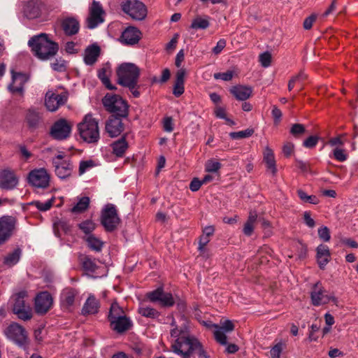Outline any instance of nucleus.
Returning <instances> with one entry per match:
<instances>
[{
    "label": "nucleus",
    "mask_w": 358,
    "mask_h": 358,
    "mask_svg": "<svg viewBox=\"0 0 358 358\" xmlns=\"http://www.w3.org/2000/svg\"><path fill=\"white\" fill-rule=\"evenodd\" d=\"M94 165H95V164L92 160H87V161L80 162V166H79L80 175H83L87 170L92 168Z\"/></svg>",
    "instance_id": "nucleus-48"
},
{
    "label": "nucleus",
    "mask_w": 358,
    "mask_h": 358,
    "mask_svg": "<svg viewBox=\"0 0 358 358\" xmlns=\"http://www.w3.org/2000/svg\"><path fill=\"white\" fill-rule=\"evenodd\" d=\"M41 117L39 113L34 109H29L26 115V121L29 127L35 128L39 123Z\"/></svg>",
    "instance_id": "nucleus-36"
},
{
    "label": "nucleus",
    "mask_w": 358,
    "mask_h": 358,
    "mask_svg": "<svg viewBox=\"0 0 358 358\" xmlns=\"http://www.w3.org/2000/svg\"><path fill=\"white\" fill-rule=\"evenodd\" d=\"M64 158L62 154H59L52 159L55 174L61 179L70 176L73 170L71 161Z\"/></svg>",
    "instance_id": "nucleus-12"
},
{
    "label": "nucleus",
    "mask_w": 358,
    "mask_h": 358,
    "mask_svg": "<svg viewBox=\"0 0 358 358\" xmlns=\"http://www.w3.org/2000/svg\"><path fill=\"white\" fill-rule=\"evenodd\" d=\"M138 313L143 317L156 318L159 315V312L153 308L142 304L138 308Z\"/></svg>",
    "instance_id": "nucleus-42"
},
{
    "label": "nucleus",
    "mask_w": 358,
    "mask_h": 358,
    "mask_svg": "<svg viewBox=\"0 0 358 358\" xmlns=\"http://www.w3.org/2000/svg\"><path fill=\"white\" fill-rule=\"evenodd\" d=\"M226 46V41L224 39H220L217 41V45L213 49V53L215 55L220 54L222 50L225 48Z\"/></svg>",
    "instance_id": "nucleus-56"
},
{
    "label": "nucleus",
    "mask_w": 358,
    "mask_h": 358,
    "mask_svg": "<svg viewBox=\"0 0 358 358\" xmlns=\"http://www.w3.org/2000/svg\"><path fill=\"white\" fill-rule=\"evenodd\" d=\"M81 262L83 267L86 271L94 273L98 268L95 259L89 256H84L81 259Z\"/></svg>",
    "instance_id": "nucleus-41"
},
{
    "label": "nucleus",
    "mask_w": 358,
    "mask_h": 358,
    "mask_svg": "<svg viewBox=\"0 0 358 358\" xmlns=\"http://www.w3.org/2000/svg\"><path fill=\"white\" fill-rule=\"evenodd\" d=\"M105 11L99 1H93L89 7V15L86 20L87 27L92 29L104 21Z\"/></svg>",
    "instance_id": "nucleus-11"
},
{
    "label": "nucleus",
    "mask_w": 358,
    "mask_h": 358,
    "mask_svg": "<svg viewBox=\"0 0 358 358\" xmlns=\"http://www.w3.org/2000/svg\"><path fill=\"white\" fill-rule=\"evenodd\" d=\"M85 241L87 242V246L93 251L100 252L101 251L103 242L98 237L94 236V234H90L85 238Z\"/></svg>",
    "instance_id": "nucleus-34"
},
{
    "label": "nucleus",
    "mask_w": 358,
    "mask_h": 358,
    "mask_svg": "<svg viewBox=\"0 0 358 358\" xmlns=\"http://www.w3.org/2000/svg\"><path fill=\"white\" fill-rule=\"evenodd\" d=\"M318 142V137L316 136H311L303 141V146L308 148H314Z\"/></svg>",
    "instance_id": "nucleus-52"
},
{
    "label": "nucleus",
    "mask_w": 358,
    "mask_h": 358,
    "mask_svg": "<svg viewBox=\"0 0 358 358\" xmlns=\"http://www.w3.org/2000/svg\"><path fill=\"white\" fill-rule=\"evenodd\" d=\"M220 167V163L213 159L208 160L205 164V170L209 173L217 172Z\"/></svg>",
    "instance_id": "nucleus-45"
},
{
    "label": "nucleus",
    "mask_w": 358,
    "mask_h": 358,
    "mask_svg": "<svg viewBox=\"0 0 358 358\" xmlns=\"http://www.w3.org/2000/svg\"><path fill=\"white\" fill-rule=\"evenodd\" d=\"M110 73V70L108 67H103L98 71V77L101 80L103 84L108 89V90H115V87L112 85L110 83V80L108 78V74Z\"/></svg>",
    "instance_id": "nucleus-40"
},
{
    "label": "nucleus",
    "mask_w": 358,
    "mask_h": 358,
    "mask_svg": "<svg viewBox=\"0 0 358 358\" xmlns=\"http://www.w3.org/2000/svg\"><path fill=\"white\" fill-rule=\"evenodd\" d=\"M209 17H196L193 20L190 27L194 29H206L209 27Z\"/></svg>",
    "instance_id": "nucleus-38"
},
{
    "label": "nucleus",
    "mask_w": 358,
    "mask_h": 358,
    "mask_svg": "<svg viewBox=\"0 0 358 358\" xmlns=\"http://www.w3.org/2000/svg\"><path fill=\"white\" fill-rule=\"evenodd\" d=\"M229 91L237 100L245 101L251 96L252 89L249 86L236 85L232 87Z\"/></svg>",
    "instance_id": "nucleus-28"
},
{
    "label": "nucleus",
    "mask_w": 358,
    "mask_h": 358,
    "mask_svg": "<svg viewBox=\"0 0 358 358\" xmlns=\"http://www.w3.org/2000/svg\"><path fill=\"white\" fill-rule=\"evenodd\" d=\"M96 224L90 220H85L78 224L79 229L85 234L86 236L92 234V231L96 229Z\"/></svg>",
    "instance_id": "nucleus-43"
},
{
    "label": "nucleus",
    "mask_w": 358,
    "mask_h": 358,
    "mask_svg": "<svg viewBox=\"0 0 358 358\" xmlns=\"http://www.w3.org/2000/svg\"><path fill=\"white\" fill-rule=\"evenodd\" d=\"M76 46L74 42H67L65 45V50L70 54L76 53L78 51Z\"/></svg>",
    "instance_id": "nucleus-64"
},
{
    "label": "nucleus",
    "mask_w": 358,
    "mask_h": 358,
    "mask_svg": "<svg viewBox=\"0 0 358 358\" xmlns=\"http://www.w3.org/2000/svg\"><path fill=\"white\" fill-rule=\"evenodd\" d=\"M318 236L320 239L325 242H328L330 240V232L329 229L327 227H322L318 229Z\"/></svg>",
    "instance_id": "nucleus-49"
},
{
    "label": "nucleus",
    "mask_w": 358,
    "mask_h": 358,
    "mask_svg": "<svg viewBox=\"0 0 358 358\" xmlns=\"http://www.w3.org/2000/svg\"><path fill=\"white\" fill-rule=\"evenodd\" d=\"M330 252L328 246L320 245L317 248V259L320 268H324L326 264L329 262Z\"/></svg>",
    "instance_id": "nucleus-31"
},
{
    "label": "nucleus",
    "mask_w": 358,
    "mask_h": 358,
    "mask_svg": "<svg viewBox=\"0 0 358 358\" xmlns=\"http://www.w3.org/2000/svg\"><path fill=\"white\" fill-rule=\"evenodd\" d=\"M62 28L66 34L71 36L78 32L80 25L76 18L68 17L63 20Z\"/></svg>",
    "instance_id": "nucleus-32"
},
{
    "label": "nucleus",
    "mask_w": 358,
    "mask_h": 358,
    "mask_svg": "<svg viewBox=\"0 0 358 358\" xmlns=\"http://www.w3.org/2000/svg\"><path fill=\"white\" fill-rule=\"evenodd\" d=\"M306 131L304 126L301 124H294L292 126L290 133L294 136L303 134Z\"/></svg>",
    "instance_id": "nucleus-50"
},
{
    "label": "nucleus",
    "mask_w": 358,
    "mask_h": 358,
    "mask_svg": "<svg viewBox=\"0 0 358 358\" xmlns=\"http://www.w3.org/2000/svg\"><path fill=\"white\" fill-rule=\"evenodd\" d=\"M141 32L138 29L134 27H127L122 33L120 41L126 45H134L137 43L141 38Z\"/></svg>",
    "instance_id": "nucleus-24"
},
{
    "label": "nucleus",
    "mask_w": 358,
    "mask_h": 358,
    "mask_svg": "<svg viewBox=\"0 0 358 358\" xmlns=\"http://www.w3.org/2000/svg\"><path fill=\"white\" fill-rule=\"evenodd\" d=\"M164 129L167 132H171L173 130L171 117H166L164 121Z\"/></svg>",
    "instance_id": "nucleus-62"
},
{
    "label": "nucleus",
    "mask_w": 358,
    "mask_h": 358,
    "mask_svg": "<svg viewBox=\"0 0 358 358\" xmlns=\"http://www.w3.org/2000/svg\"><path fill=\"white\" fill-rule=\"evenodd\" d=\"M6 336L18 345L25 343L27 336L24 329L17 323H13L5 330Z\"/></svg>",
    "instance_id": "nucleus-15"
},
{
    "label": "nucleus",
    "mask_w": 358,
    "mask_h": 358,
    "mask_svg": "<svg viewBox=\"0 0 358 358\" xmlns=\"http://www.w3.org/2000/svg\"><path fill=\"white\" fill-rule=\"evenodd\" d=\"M171 336L176 339L172 345L173 351L182 358H189L192 355H196L198 358H208L199 341L189 336L186 326L172 329Z\"/></svg>",
    "instance_id": "nucleus-1"
},
{
    "label": "nucleus",
    "mask_w": 358,
    "mask_h": 358,
    "mask_svg": "<svg viewBox=\"0 0 358 358\" xmlns=\"http://www.w3.org/2000/svg\"><path fill=\"white\" fill-rule=\"evenodd\" d=\"M22 250L19 248L15 249L12 252L9 253L4 258V264L8 266H13L16 264L21 257Z\"/></svg>",
    "instance_id": "nucleus-37"
},
{
    "label": "nucleus",
    "mask_w": 358,
    "mask_h": 358,
    "mask_svg": "<svg viewBox=\"0 0 358 358\" xmlns=\"http://www.w3.org/2000/svg\"><path fill=\"white\" fill-rule=\"evenodd\" d=\"M209 327L215 328L214 336L215 340L221 345H227V336L225 333L231 332L234 329V325L231 320H224L221 322V326L210 324Z\"/></svg>",
    "instance_id": "nucleus-19"
},
{
    "label": "nucleus",
    "mask_w": 358,
    "mask_h": 358,
    "mask_svg": "<svg viewBox=\"0 0 358 358\" xmlns=\"http://www.w3.org/2000/svg\"><path fill=\"white\" fill-rule=\"evenodd\" d=\"M113 154L117 157H122L124 155L126 150L128 148V143L127 142L124 137L114 141L110 145Z\"/></svg>",
    "instance_id": "nucleus-33"
},
{
    "label": "nucleus",
    "mask_w": 358,
    "mask_h": 358,
    "mask_svg": "<svg viewBox=\"0 0 358 358\" xmlns=\"http://www.w3.org/2000/svg\"><path fill=\"white\" fill-rule=\"evenodd\" d=\"M26 296L27 292L25 291L20 292L13 296L14 301L13 311L18 318L23 320H30L32 317L31 308L24 300Z\"/></svg>",
    "instance_id": "nucleus-8"
},
{
    "label": "nucleus",
    "mask_w": 358,
    "mask_h": 358,
    "mask_svg": "<svg viewBox=\"0 0 358 358\" xmlns=\"http://www.w3.org/2000/svg\"><path fill=\"white\" fill-rule=\"evenodd\" d=\"M52 201H45L44 203L43 202H40V201H35L34 202V205L36 206V207L40 210H43V211H45V210H48L50 208V207L52 206Z\"/></svg>",
    "instance_id": "nucleus-54"
},
{
    "label": "nucleus",
    "mask_w": 358,
    "mask_h": 358,
    "mask_svg": "<svg viewBox=\"0 0 358 358\" xmlns=\"http://www.w3.org/2000/svg\"><path fill=\"white\" fill-rule=\"evenodd\" d=\"M68 93L66 92L58 94L49 90L45 94V104L48 110L55 111L60 106L66 103Z\"/></svg>",
    "instance_id": "nucleus-14"
},
{
    "label": "nucleus",
    "mask_w": 358,
    "mask_h": 358,
    "mask_svg": "<svg viewBox=\"0 0 358 358\" xmlns=\"http://www.w3.org/2000/svg\"><path fill=\"white\" fill-rule=\"evenodd\" d=\"M282 347L281 343H278L273 347L270 353L272 358H280Z\"/></svg>",
    "instance_id": "nucleus-53"
},
{
    "label": "nucleus",
    "mask_w": 358,
    "mask_h": 358,
    "mask_svg": "<svg viewBox=\"0 0 358 358\" xmlns=\"http://www.w3.org/2000/svg\"><path fill=\"white\" fill-rule=\"evenodd\" d=\"M28 45L34 55L41 60L53 57L58 52L59 45L48 38L46 34H40L30 38Z\"/></svg>",
    "instance_id": "nucleus-2"
},
{
    "label": "nucleus",
    "mask_w": 358,
    "mask_h": 358,
    "mask_svg": "<svg viewBox=\"0 0 358 358\" xmlns=\"http://www.w3.org/2000/svg\"><path fill=\"white\" fill-rule=\"evenodd\" d=\"M264 162L266 163V169L272 176L277 173L276 163L273 150L266 147L264 152Z\"/></svg>",
    "instance_id": "nucleus-30"
},
{
    "label": "nucleus",
    "mask_w": 358,
    "mask_h": 358,
    "mask_svg": "<svg viewBox=\"0 0 358 358\" xmlns=\"http://www.w3.org/2000/svg\"><path fill=\"white\" fill-rule=\"evenodd\" d=\"M203 185L201 180H199L198 178H194L190 184H189V189L192 192H196L199 189L201 186Z\"/></svg>",
    "instance_id": "nucleus-59"
},
{
    "label": "nucleus",
    "mask_w": 358,
    "mask_h": 358,
    "mask_svg": "<svg viewBox=\"0 0 358 358\" xmlns=\"http://www.w3.org/2000/svg\"><path fill=\"white\" fill-rule=\"evenodd\" d=\"M29 182L38 188H46L50 183V176L45 169L31 171L28 176Z\"/></svg>",
    "instance_id": "nucleus-13"
},
{
    "label": "nucleus",
    "mask_w": 358,
    "mask_h": 358,
    "mask_svg": "<svg viewBox=\"0 0 358 358\" xmlns=\"http://www.w3.org/2000/svg\"><path fill=\"white\" fill-rule=\"evenodd\" d=\"M51 66L53 70L57 71H62L65 70V63L63 60H56L55 62L51 64Z\"/></svg>",
    "instance_id": "nucleus-58"
},
{
    "label": "nucleus",
    "mask_w": 358,
    "mask_h": 358,
    "mask_svg": "<svg viewBox=\"0 0 358 358\" xmlns=\"http://www.w3.org/2000/svg\"><path fill=\"white\" fill-rule=\"evenodd\" d=\"M90 205V198L83 196L79 199L78 203L72 208L71 212L75 213H81L85 211Z\"/></svg>",
    "instance_id": "nucleus-39"
},
{
    "label": "nucleus",
    "mask_w": 358,
    "mask_h": 358,
    "mask_svg": "<svg viewBox=\"0 0 358 358\" xmlns=\"http://www.w3.org/2000/svg\"><path fill=\"white\" fill-rule=\"evenodd\" d=\"M257 215L255 212H251L249 215L248 219L243 227V233L246 236H250L254 230L255 224L257 221Z\"/></svg>",
    "instance_id": "nucleus-35"
},
{
    "label": "nucleus",
    "mask_w": 358,
    "mask_h": 358,
    "mask_svg": "<svg viewBox=\"0 0 358 358\" xmlns=\"http://www.w3.org/2000/svg\"><path fill=\"white\" fill-rule=\"evenodd\" d=\"M108 320L111 328L118 333H123L132 326V321L116 302L113 303L110 306Z\"/></svg>",
    "instance_id": "nucleus-5"
},
{
    "label": "nucleus",
    "mask_w": 358,
    "mask_h": 358,
    "mask_svg": "<svg viewBox=\"0 0 358 358\" xmlns=\"http://www.w3.org/2000/svg\"><path fill=\"white\" fill-rule=\"evenodd\" d=\"M99 300L93 294H90L83 306L81 313L83 315H94L99 312Z\"/></svg>",
    "instance_id": "nucleus-27"
},
{
    "label": "nucleus",
    "mask_w": 358,
    "mask_h": 358,
    "mask_svg": "<svg viewBox=\"0 0 358 358\" xmlns=\"http://www.w3.org/2000/svg\"><path fill=\"white\" fill-rule=\"evenodd\" d=\"M119 218L115 206L113 204H108L102 210L101 223L107 231H113L120 224Z\"/></svg>",
    "instance_id": "nucleus-10"
},
{
    "label": "nucleus",
    "mask_w": 358,
    "mask_h": 358,
    "mask_svg": "<svg viewBox=\"0 0 358 358\" xmlns=\"http://www.w3.org/2000/svg\"><path fill=\"white\" fill-rule=\"evenodd\" d=\"M100 55V48L96 45L88 46L84 54V62L87 65H92L96 61Z\"/></svg>",
    "instance_id": "nucleus-29"
},
{
    "label": "nucleus",
    "mask_w": 358,
    "mask_h": 358,
    "mask_svg": "<svg viewBox=\"0 0 358 358\" xmlns=\"http://www.w3.org/2000/svg\"><path fill=\"white\" fill-rule=\"evenodd\" d=\"M15 225V219L12 216H3L0 218V245L12 235Z\"/></svg>",
    "instance_id": "nucleus-18"
},
{
    "label": "nucleus",
    "mask_w": 358,
    "mask_h": 358,
    "mask_svg": "<svg viewBox=\"0 0 358 358\" xmlns=\"http://www.w3.org/2000/svg\"><path fill=\"white\" fill-rule=\"evenodd\" d=\"M311 303L315 306L325 305L329 302L337 304L338 299L334 294L329 293L320 282L313 285L310 292Z\"/></svg>",
    "instance_id": "nucleus-7"
},
{
    "label": "nucleus",
    "mask_w": 358,
    "mask_h": 358,
    "mask_svg": "<svg viewBox=\"0 0 358 358\" xmlns=\"http://www.w3.org/2000/svg\"><path fill=\"white\" fill-rule=\"evenodd\" d=\"M259 61L261 63V65L267 68L271 65V55L268 52H264L262 53L259 57Z\"/></svg>",
    "instance_id": "nucleus-46"
},
{
    "label": "nucleus",
    "mask_w": 358,
    "mask_h": 358,
    "mask_svg": "<svg viewBox=\"0 0 358 358\" xmlns=\"http://www.w3.org/2000/svg\"><path fill=\"white\" fill-rule=\"evenodd\" d=\"M18 184V178L10 169H3L0 171V187L4 189H14Z\"/></svg>",
    "instance_id": "nucleus-21"
},
{
    "label": "nucleus",
    "mask_w": 358,
    "mask_h": 358,
    "mask_svg": "<svg viewBox=\"0 0 358 358\" xmlns=\"http://www.w3.org/2000/svg\"><path fill=\"white\" fill-rule=\"evenodd\" d=\"M254 133L252 129H247L243 131H239L236 132H231L229 136L233 139H241L251 136Z\"/></svg>",
    "instance_id": "nucleus-44"
},
{
    "label": "nucleus",
    "mask_w": 358,
    "mask_h": 358,
    "mask_svg": "<svg viewBox=\"0 0 358 358\" xmlns=\"http://www.w3.org/2000/svg\"><path fill=\"white\" fill-rule=\"evenodd\" d=\"M210 238L207 236L202 235L200 237L199 250L201 252L204 250L205 246L209 243Z\"/></svg>",
    "instance_id": "nucleus-63"
},
{
    "label": "nucleus",
    "mask_w": 358,
    "mask_h": 358,
    "mask_svg": "<svg viewBox=\"0 0 358 358\" xmlns=\"http://www.w3.org/2000/svg\"><path fill=\"white\" fill-rule=\"evenodd\" d=\"M234 73L231 71H228L224 73H217L214 74L215 79H221L224 81H229L232 79Z\"/></svg>",
    "instance_id": "nucleus-51"
},
{
    "label": "nucleus",
    "mask_w": 358,
    "mask_h": 358,
    "mask_svg": "<svg viewBox=\"0 0 358 358\" xmlns=\"http://www.w3.org/2000/svg\"><path fill=\"white\" fill-rule=\"evenodd\" d=\"M117 83L129 90H134L137 86L140 76V69L133 63H123L116 71Z\"/></svg>",
    "instance_id": "nucleus-4"
},
{
    "label": "nucleus",
    "mask_w": 358,
    "mask_h": 358,
    "mask_svg": "<svg viewBox=\"0 0 358 358\" xmlns=\"http://www.w3.org/2000/svg\"><path fill=\"white\" fill-rule=\"evenodd\" d=\"M106 131L112 138L119 136L123 131L122 120L116 117H110L106 124Z\"/></svg>",
    "instance_id": "nucleus-26"
},
{
    "label": "nucleus",
    "mask_w": 358,
    "mask_h": 358,
    "mask_svg": "<svg viewBox=\"0 0 358 358\" xmlns=\"http://www.w3.org/2000/svg\"><path fill=\"white\" fill-rule=\"evenodd\" d=\"M78 130L80 138L87 143L96 144L100 139L98 120L91 114H87L78 124Z\"/></svg>",
    "instance_id": "nucleus-3"
},
{
    "label": "nucleus",
    "mask_w": 358,
    "mask_h": 358,
    "mask_svg": "<svg viewBox=\"0 0 358 358\" xmlns=\"http://www.w3.org/2000/svg\"><path fill=\"white\" fill-rule=\"evenodd\" d=\"M71 126L65 120L56 122L51 129L52 136L57 140L66 138L71 133Z\"/></svg>",
    "instance_id": "nucleus-22"
},
{
    "label": "nucleus",
    "mask_w": 358,
    "mask_h": 358,
    "mask_svg": "<svg viewBox=\"0 0 358 358\" xmlns=\"http://www.w3.org/2000/svg\"><path fill=\"white\" fill-rule=\"evenodd\" d=\"M52 305V298L48 292H42L35 298V310L38 314L46 313Z\"/></svg>",
    "instance_id": "nucleus-20"
},
{
    "label": "nucleus",
    "mask_w": 358,
    "mask_h": 358,
    "mask_svg": "<svg viewBox=\"0 0 358 358\" xmlns=\"http://www.w3.org/2000/svg\"><path fill=\"white\" fill-rule=\"evenodd\" d=\"M303 220L305 224L310 228H313L315 226L314 220L310 217V213L306 211L303 213Z\"/></svg>",
    "instance_id": "nucleus-55"
},
{
    "label": "nucleus",
    "mask_w": 358,
    "mask_h": 358,
    "mask_svg": "<svg viewBox=\"0 0 358 358\" xmlns=\"http://www.w3.org/2000/svg\"><path fill=\"white\" fill-rule=\"evenodd\" d=\"M121 6L122 10L133 20H142L147 15L145 6L138 0H126Z\"/></svg>",
    "instance_id": "nucleus-9"
},
{
    "label": "nucleus",
    "mask_w": 358,
    "mask_h": 358,
    "mask_svg": "<svg viewBox=\"0 0 358 358\" xmlns=\"http://www.w3.org/2000/svg\"><path fill=\"white\" fill-rule=\"evenodd\" d=\"M79 292L72 287L64 288L60 294V303L63 308L71 310L79 302Z\"/></svg>",
    "instance_id": "nucleus-16"
},
{
    "label": "nucleus",
    "mask_w": 358,
    "mask_h": 358,
    "mask_svg": "<svg viewBox=\"0 0 358 358\" xmlns=\"http://www.w3.org/2000/svg\"><path fill=\"white\" fill-rule=\"evenodd\" d=\"M294 81L299 85H302L303 82L307 78V75L304 72L301 71L297 75L292 77Z\"/></svg>",
    "instance_id": "nucleus-61"
},
{
    "label": "nucleus",
    "mask_w": 358,
    "mask_h": 358,
    "mask_svg": "<svg viewBox=\"0 0 358 358\" xmlns=\"http://www.w3.org/2000/svg\"><path fill=\"white\" fill-rule=\"evenodd\" d=\"M176 96H180L184 93V83H176L173 91Z\"/></svg>",
    "instance_id": "nucleus-57"
},
{
    "label": "nucleus",
    "mask_w": 358,
    "mask_h": 358,
    "mask_svg": "<svg viewBox=\"0 0 358 358\" xmlns=\"http://www.w3.org/2000/svg\"><path fill=\"white\" fill-rule=\"evenodd\" d=\"M12 73V83L8 86L9 90L13 93L22 94L24 90V85L27 82L29 77L24 73H15L13 71Z\"/></svg>",
    "instance_id": "nucleus-23"
},
{
    "label": "nucleus",
    "mask_w": 358,
    "mask_h": 358,
    "mask_svg": "<svg viewBox=\"0 0 358 358\" xmlns=\"http://www.w3.org/2000/svg\"><path fill=\"white\" fill-rule=\"evenodd\" d=\"M316 20V15H312L309 16L308 17L306 18L303 22V27L305 29H310L315 20Z\"/></svg>",
    "instance_id": "nucleus-60"
},
{
    "label": "nucleus",
    "mask_w": 358,
    "mask_h": 358,
    "mask_svg": "<svg viewBox=\"0 0 358 358\" xmlns=\"http://www.w3.org/2000/svg\"><path fill=\"white\" fill-rule=\"evenodd\" d=\"M148 298L152 302H159L162 306H172L175 301L172 294L169 292H164L162 287L147 294Z\"/></svg>",
    "instance_id": "nucleus-17"
},
{
    "label": "nucleus",
    "mask_w": 358,
    "mask_h": 358,
    "mask_svg": "<svg viewBox=\"0 0 358 358\" xmlns=\"http://www.w3.org/2000/svg\"><path fill=\"white\" fill-rule=\"evenodd\" d=\"M106 110L120 117H126L128 114V105L119 95L107 93L102 99Z\"/></svg>",
    "instance_id": "nucleus-6"
},
{
    "label": "nucleus",
    "mask_w": 358,
    "mask_h": 358,
    "mask_svg": "<svg viewBox=\"0 0 358 358\" xmlns=\"http://www.w3.org/2000/svg\"><path fill=\"white\" fill-rule=\"evenodd\" d=\"M42 6L40 0H27L24 6V13L29 18H36L41 15Z\"/></svg>",
    "instance_id": "nucleus-25"
},
{
    "label": "nucleus",
    "mask_w": 358,
    "mask_h": 358,
    "mask_svg": "<svg viewBox=\"0 0 358 358\" xmlns=\"http://www.w3.org/2000/svg\"><path fill=\"white\" fill-rule=\"evenodd\" d=\"M333 153L334 158L339 162H344L348 158V155L343 149L336 148Z\"/></svg>",
    "instance_id": "nucleus-47"
}]
</instances>
